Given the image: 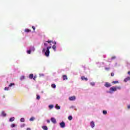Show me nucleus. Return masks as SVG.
Listing matches in <instances>:
<instances>
[{"instance_id": "nucleus-12", "label": "nucleus", "mask_w": 130, "mask_h": 130, "mask_svg": "<svg viewBox=\"0 0 130 130\" xmlns=\"http://www.w3.org/2000/svg\"><path fill=\"white\" fill-rule=\"evenodd\" d=\"M24 32H25V33H29V32H31V30L26 28L24 29Z\"/></svg>"}, {"instance_id": "nucleus-30", "label": "nucleus", "mask_w": 130, "mask_h": 130, "mask_svg": "<svg viewBox=\"0 0 130 130\" xmlns=\"http://www.w3.org/2000/svg\"><path fill=\"white\" fill-rule=\"evenodd\" d=\"M27 52L28 54H31V50H29L27 51Z\"/></svg>"}, {"instance_id": "nucleus-35", "label": "nucleus", "mask_w": 130, "mask_h": 130, "mask_svg": "<svg viewBox=\"0 0 130 130\" xmlns=\"http://www.w3.org/2000/svg\"><path fill=\"white\" fill-rule=\"evenodd\" d=\"M30 121H33V117H31L30 119H29Z\"/></svg>"}, {"instance_id": "nucleus-7", "label": "nucleus", "mask_w": 130, "mask_h": 130, "mask_svg": "<svg viewBox=\"0 0 130 130\" xmlns=\"http://www.w3.org/2000/svg\"><path fill=\"white\" fill-rule=\"evenodd\" d=\"M51 121H52L53 123H56V119H55L54 118H51Z\"/></svg>"}, {"instance_id": "nucleus-37", "label": "nucleus", "mask_w": 130, "mask_h": 130, "mask_svg": "<svg viewBox=\"0 0 130 130\" xmlns=\"http://www.w3.org/2000/svg\"><path fill=\"white\" fill-rule=\"evenodd\" d=\"M36 78H37V76L36 75H35V76H34L33 79L35 80V79H36Z\"/></svg>"}, {"instance_id": "nucleus-36", "label": "nucleus", "mask_w": 130, "mask_h": 130, "mask_svg": "<svg viewBox=\"0 0 130 130\" xmlns=\"http://www.w3.org/2000/svg\"><path fill=\"white\" fill-rule=\"evenodd\" d=\"M44 46H45V47L47 46V43H45L44 44Z\"/></svg>"}, {"instance_id": "nucleus-20", "label": "nucleus", "mask_w": 130, "mask_h": 130, "mask_svg": "<svg viewBox=\"0 0 130 130\" xmlns=\"http://www.w3.org/2000/svg\"><path fill=\"white\" fill-rule=\"evenodd\" d=\"M68 119H69V120H72V119H73V116H69V117H68Z\"/></svg>"}, {"instance_id": "nucleus-31", "label": "nucleus", "mask_w": 130, "mask_h": 130, "mask_svg": "<svg viewBox=\"0 0 130 130\" xmlns=\"http://www.w3.org/2000/svg\"><path fill=\"white\" fill-rule=\"evenodd\" d=\"M90 85H91V86H95V83H94V82H91V83H90Z\"/></svg>"}, {"instance_id": "nucleus-16", "label": "nucleus", "mask_w": 130, "mask_h": 130, "mask_svg": "<svg viewBox=\"0 0 130 130\" xmlns=\"http://www.w3.org/2000/svg\"><path fill=\"white\" fill-rule=\"evenodd\" d=\"M13 86H15V83H11L9 85V87H13Z\"/></svg>"}, {"instance_id": "nucleus-9", "label": "nucleus", "mask_w": 130, "mask_h": 130, "mask_svg": "<svg viewBox=\"0 0 130 130\" xmlns=\"http://www.w3.org/2000/svg\"><path fill=\"white\" fill-rule=\"evenodd\" d=\"M81 80H82V81H88V78L85 77V76H82L81 77Z\"/></svg>"}, {"instance_id": "nucleus-44", "label": "nucleus", "mask_w": 130, "mask_h": 130, "mask_svg": "<svg viewBox=\"0 0 130 130\" xmlns=\"http://www.w3.org/2000/svg\"><path fill=\"white\" fill-rule=\"evenodd\" d=\"M3 98H5V96H3Z\"/></svg>"}, {"instance_id": "nucleus-21", "label": "nucleus", "mask_w": 130, "mask_h": 130, "mask_svg": "<svg viewBox=\"0 0 130 130\" xmlns=\"http://www.w3.org/2000/svg\"><path fill=\"white\" fill-rule=\"evenodd\" d=\"M2 114L3 115V116H6L7 114H6V113H5L4 111H3L2 112Z\"/></svg>"}, {"instance_id": "nucleus-29", "label": "nucleus", "mask_w": 130, "mask_h": 130, "mask_svg": "<svg viewBox=\"0 0 130 130\" xmlns=\"http://www.w3.org/2000/svg\"><path fill=\"white\" fill-rule=\"evenodd\" d=\"M111 77H114V72H112L111 73Z\"/></svg>"}, {"instance_id": "nucleus-25", "label": "nucleus", "mask_w": 130, "mask_h": 130, "mask_svg": "<svg viewBox=\"0 0 130 130\" xmlns=\"http://www.w3.org/2000/svg\"><path fill=\"white\" fill-rule=\"evenodd\" d=\"M49 108H50V109H52V108H53V105H49Z\"/></svg>"}, {"instance_id": "nucleus-13", "label": "nucleus", "mask_w": 130, "mask_h": 130, "mask_svg": "<svg viewBox=\"0 0 130 130\" xmlns=\"http://www.w3.org/2000/svg\"><path fill=\"white\" fill-rule=\"evenodd\" d=\"M14 120H15V117H14L10 118L9 119V121L10 122L14 121Z\"/></svg>"}, {"instance_id": "nucleus-26", "label": "nucleus", "mask_w": 130, "mask_h": 130, "mask_svg": "<svg viewBox=\"0 0 130 130\" xmlns=\"http://www.w3.org/2000/svg\"><path fill=\"white\" fill-rule=\"evenodd\" d=\"M103 114H105V115L107 114V111H106V110H104L103 111Z\"/></svg>"}, {"instance_id": "nucleus-45", "label": "nucleus", "mask_w": 130, "mask_h": 130, "mask_svg": "<svg viewBox=\"0 0 130 130\" xmlns=\"http://www.w3.org/2000/svg\"><path fill=\"white\" fill-rule=\"evenodd\" d=\"M32 28H33V26H31Z\"/></svg>"}, {"instance_id": "nucleus-38", "label": "nucleus", "mask_w": 130, "mask_h": 130, "mask_svg": "<svg viewBox=\"0 0 130 130\" xmlns=\"http://www.w3.org/2000/svg\"><path fill=\"white\" fill-rule=\"evenodd\" d=\"M25 124H23L21 125V127H24V126H25Z\"/></svg>"}, {"instance_id": "nucleus-10", "label": "nucleus", "mask_w": 130, "mask_h": 130, "mask_svg": "<svg viewBox=\"0 0 130 130\" xmlns=\"http://www.w3.org/2000/svg\"><path fill=\"white\" fill-rule=\"evenodd\" d=\"M46 42H47L48 43H51V42H52L53 44L54 45L56 44V42H52V41H47Z\"/></svg>"}, {"instance_id": "nucleus-17", "label": "nucleus", "mask_w": 130, "mask_h": 130, "mask_svg": "<svg viewBox=\"0 0 130 130\" xmlns=\"http://www.w3.org/2000/svg\"><path fill=\"white\" fill-rule=\"evenodd\" d=\"M55 108L57 110H59V109H60V107H59V106H58V105H56Z\"/></svg>"}, {"instance_id": "nucleus-19", "label": "nucleus", "mask_w": 130, "mask_h": 130, "mask_svg": "<svg viewBox=\"0 0 130 130\" xmlns=\"http://www.w3.org/2000/svg\"><path fill=\"white\" fill-rule=\"evenodd\" d=\"M51 87H52V88L55 89V88H56V85H55V84H53L51 85Z\"/></svg>"}, {"instance_id": "nucleus-14", "label": "nucleus", "mask_w": 130, "mask_h": 130, "mask_svg": "<svg viewBox=\"0 0 130 130\" xmlns=\"http://www.w3.org/2000/svg\"><path fill=\"white\" fill-rule=\"evenodd\" d=\"M52 48L53 49V50H54L55 51H56V46L53 45L52 47Z\"/></svg>"}, {"instance_id": "nucleus-28", "label": "nucleus", "mask_w": 130, "mask_h": 130, "mask_svg": "<svg viewBox=\"0 0 130 130\" xmlns=\"http://www.w3.org/2000/svg\"><path fill=\"white\" fill-rule=\"evenodd\" d=\"M117 83H118V81H115L112 82V84H117Z\"/></svg>"}, {"instance_id": "nucleus-43", "label": "nucleus", "mask_w": 130, "mask_h": 130, "mask_svg": "<svg viewBox=\"0 0 130 130\" xmlns=\"http://www.w3.org/2000/svg\"><path fill=\"white\" fill-rule=\"evenodd\" d=\"M33 30H35V27L33 26Z\"/></svg>"}, {"instance_id": "nucleus-24", "label": "nucleus", "mask_w": 130, "mask_h": 130, "mask_svg": "<svg viewBox=\"0 0 130 130\" xmlns=\"http://www.w3.org/2000/svg\"><path fill=\"white\" fill-rule=\"evenodd\" d=\"M5 91H9V90H10V88H9V87H6L5 88Z\"/></svg>"}, {"instance_id": "nucleus-6", "label": "nucleus", "mask_w": 130, "mask_h": 130, "mask_svg": "<svg viewBox=\"0 0 130 130\" xmlns=\"http://www.w3.org/2000/svg\"><path fill=\"white\" fill-rule=\"evenodd\" d=\"M90 126H91V127H92V128H93V127H94V126H95V122H94V121H92L90 122Z\"/></svg>"}, {"instance_id": "nucleus-15", "label": "nucleus", "mask_w": 130, "mask_h": 130, "mask_svg": "<svg viewBox=\"0 0 130 130\" xmlns=\"http://www.w3.org/2000/svg\"><path fill=\"white\" fill-rule=\"evenodd\" d=\"M43 129L44 130H48V128H47V126H43L42 127Z\"/></svg>"}, {"instance_id": "nucleus-34", "label": "nucleus", "mask_w": 130, "mask_h": 130, "mask_svg": "<svg viewBox=\"0 0 130 130\" xmlns=\"http://www.w3.org/2000/svg\"><path fill=\"white\" fill-rule=\"evenodd\" d=\"M109 68H107V67H106V68H105V70H106V71H109Z\"/></svg>"}, {"instance_id": "nucleus-32", "label": "nucleus", "mask_w": 130, "mask_h": 130, "mask_svg": "<svg viewBox=\"0 0 130 130\" xmlns=\"http://www.w3.org/2000/svg\"><path fill=\"white\" fill-rule=\"evenodd\" d=\"M37 99L38 100H39V99H40V95H37Z\"/></svg>"}, {"instance_id": "nucleus-40", "label": "nucleus", "mask_w": 130, "mask_h": 130, "mask_svg": "<svg viewBox=\"0 0 130 130\" xmlns=\"http://www.w3.org/2000/svg\"><path fill=\"white\" fill-rule=\"evenodd\" d=\"M127 108H128V109H130V105L127 106Z\"/></svg>"}, {"instance_id": "nucleus-5", "label": "nucleus", "mask_w": 130, "mask_h": 130, "mask_svg": "<svg viewBox=\"0 0 130 130\" xmlns=\"http://www.w3.org/2000/svg\"><path fill=\"white\" fill-rule=\"evenodd\" d=\"M60 127H62V128H63V127L66 126V123L64 122H61L60 123Z\"/></svg>"}, {"instance_id": "nucleus-41", "label": "nucleus", "mask_w": 130, "mask_h": 130, "mask_svg": "<svg viewBox=\"0 0 130 130\" xmlns=\"http://www.w3.org/2000/svg\"><path fill=\"white\" fill-rule=\"evenodd\" d=\"M26 130H31V128H27L26 129Z\"/></svg>"}, {"instance_id": "nucleus-42", "label": "nucleus", "mask_w": 130, "mask_h": 130, "mask_svg": "<svg viewBox=\"0 0 130 130\" xmlns=\"http://www.w3.org/2000/svg\"><path fill=\"white\" fill-rule=\"evenodd\" d=\"M127 74H128V75H130V71H128V72H127Z\"/></svg>"}, {"instance_id": "nucleus-3", "label": "nucleus", "mask_w": 130, "mask_h": 130, "mask_svg": "<svg viewBox=\"0 0 130 130\" xmlns=\"http://www.w3.org/2000/svg\"><path fill=\"white\" fill-rule=\"evenodd\" d=\"M69 100H70V101H75V100H76V96H71L69 98Z\"/></svg>"}, {"instance_id": "nucleus-27", "label": "nucleus", "mask_w": 130, "mask_h": 130, "mask_svg": "<svg viewBox=\"0 0 130 130\" xmlns=\"http://www.w3.org/2000/svg\"><path fill=\"white\" fill-rule=\"evenodd\" d=\"M15 126H16V125L15 124H11V127H15Z\"/></svg>"}, {"instance_id": "nucleus-1", "label": "nucleus", "mask_w": 130, "mask_h": 130, "mask_svg": "<svg viewBox=\"0 0 130 130\" xmlns=\"http://www.w3.org/2000/svg\"><path fill=\"white\" fill-rule=\"evenodd\" d=\"M51 48V46H49L47 48L46 50H45V48L43 49V52H45V55L46 56H49V53H50V51L49 50Z\"/></svg>"}, {"instance_id": "nucleus-18", "label": "nucleus", "mask_w": 130, "mask_h": 130, "mask_svg": "<svg viewBox=\"0 0 130 130\" xmlns=\"http://www.w3.org/2000/svg\"><path fill=\"white\" fill-rule=\"evenodd\" d=\"M20 121H21V122H25V118H21L20 119Z\"/></svg>"}, {"instance_id": "nucleus-8", "label": "nucleus", "mask_w": 130, "mask_h": 130, "mask_svg": "<svg viewBox=\"0 0 130 130\" xmlns=\"http://www.w3.org/2000/svg\"><path fill=\"white\" fill-rule=\"evenodd\" d=\"M128 81H130V77H126L124 79V82H125V83H126Z\"/></svg>"}, {"instance_id": "nucleus-33", "label": "nucleus", "mask_w": 130, "mask_h": 130, "mask_svg": "<svg viewBox=\"0 0 130 130\" xmlns=\"http://www.w3.org/2000/svg\"><path fill=\"white\" fill-rule=\"evenodd\" d=\"M115 58H116V57H115V56H113L112 57L111 59H115Z\"/></svg>"}, {"instance_id": "nucleus-4", "label": "nucleus", "mask_w": 130, "mask_h": 130, "mask_svg": "<svg viewBox=\"0 0 130 130\" xmlns=\"http://www.w3.org/2000/svg\"><path fill=\"white\" fill-rule=\"evenodd\" d=\"M105 86L107 88H109V87H111V84L108 82H106L105 84Z\"/></svg>"}, {"instance_id": "nucleus-22", "label": "nucleus", "mask_w": 130, "mask_h": 130, "mask_svg": "<svg viewBox=\"0 0 130 130\" xmlns=\"http://www.w3.org/2000/svg\"><path fill=\"white\" fill-rule=\"evenodd\" d=\"M24 79H25V76H21V77H20L21 81H22V80H24Z\"/></svg>"}, {"instance_id": "nucleus-11", "label": "nucleus", "mask_w": 130, "mask_h": 130, "mask_svg": "<svg viewBox=\"0 0 130 130\" xmlns=\"http://www.w3.org/2000/svg\"><path fill=\"white\" fill-rule=\"evenodd\" d=\"M63 81H65V80H68V76L66 75L62 76Z\"/></svg>"}, {"instance_id": "nucleus-39", "label": "nucleus", "mask_w": 130, "mask_h": 130, "mask_svg": "<svg viewBox=\"0 0 130 130\" xmlns=\"http://www.w3.org/2000/svg\"><path fill=\"white\" fill-rule=\"evenodd\" d=\"M47 122H48V123H50V120H47Z\"/></svg>"}, {"instance_id": "nucleus-2", "label": "nucleus", "mask_w": 130, "mask_h": 130, "mask_svg": "<svg viewBox=\"0 0 130 130\" xmlns=\"http://www.w3.org/2000/svg\"><path fill=\"white\" fill-rule=\"evenodd\" d=\"M121 87L120 86H113L110 88V93H113V92H115V91H117V90H120Z\"/></svg>"}, {"instance_id": "nucleus-23", "label": "nucleus", "mask_w": 130, "mask_h": 130, "mask_svg": "<svg viewBox=\"0 0 130 130\" xmlns=\"http://www.w3.org/2000/svg\"><path fill=\"white\" fill-rule=\"evenodd\" d=\"M29 79H33V74H30L29 76Z\"/></svg>"}]
</instances>
